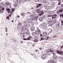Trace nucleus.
<instances>
[{
	"instance_id": "f257e3e1",
	"label": "nucleus",
	"mask_w": 63,
	"mask_h": 63,
	"mask_svg": "<svg viewBox=\"0 0 63 63\" xmlns=\"http://www.w3.org/2000/svg\"><path fill=\"white\" fill-rule=\"evenodd\" d=\"M46 54L47 55H49L50 54L51 52H53V50H51V49H49L46 50Z\"/></svg>"
},
{
	"instance_id": "f03ea898",
	"label": "nucleus",
	"mask_w": 63,
	"mask_h": 63,
	"mask_svg": "<svg viewBox=\"0 0 63 63\" xmlns=\"http://www.w3.org/2000/svg\"><path fill=\"white\" fill-rule=\"evenodd\" d=\"M62 8L61 6H58L57 8V10L58 11H60V12H63V9H62Z\"/></svg>"
},
{
	"instance_id": "7ed1b4c3",
	"label": "nucleus",
	"mask_w": 63,
	"mask_h": 63,
	"mask_svg": "<svg viewBox=\"0 0 63 63\" xmlns=\"http://www.w3.org/2000/svg\"><path fill=\"white\" fill-rule=\"evenodd\" d=\"M32 38H33V37L32 36H29V37L25 39L24 38L23 40H31L32 39Z\"/></svg>"
},
{
	"instance_id": "20e7f679",
	"label": "nucleus",
	"mask_w": 63,
	"mask_h": 63,
	"mask_svg": "<svg viewBox=\"0 0 63 63\" xmlns=\"http://www.w3.org/2000/svg\"><path fill=\"white\" fill-rule=\"evenodd\" d=\"M47 57V55L45 54H44L42 55V58L43 59H45Z\"/></svg>"
},
{
	"instance_id": "39448f33",
	"label": "nucleus",
	"mask_w": 63,
	"mask_h": 63,
	"mask_svg": "<svg viewBox=\"0 0 63 63\" xmlns=\"http://www.w3.org/2000/svg\"><path fill=\"white\" fill-rule=\"evenodd\" d=\"M53 58L55 60H57V56L55 55V53H53Z\"/></svg>"
},
{
	"instance_id": "423d86ee",
	"label": "nucleus",
	"mask_w": 63,
	"mask_h": 63,
	"mask_svg": "<svg viewBox=\"0 0 63 63\" xmlns=\"http://www.w3.org/2000/svg\"><path fill=\"white\" fill-rule=\"evenodd\" d=\"M56 26L59 27L60 26V22L59 21H58L56 22Z\"/></svg>"
},
{
	"instance_id": "0eeeda50",
	"label": "nucleus",
	"mask_w": 63,
	"mask_h": 63,
	"mask_svg": "<svg viewBox=\"0 0 63 63\" xmlns=\"http://www.w3.org/2000/svg\"><path fill=\"white\" fill-rule=\"evenodd\" d=\"M27 21L29 23H31L32 21V19L30 18L28 19Z\"/></svg>"
},
{
	"instance_id": "6e6552de",
	"label": "nucleus",
	"mask_w": 63,
	"mask_h": 63,
	"mask_svg": "<svg viewBox=\"0 0 63 63\" xmlns=\"http://www.w3.org/2000/svg\"><path fill=\"white\" fill-rule=\"evenodd\" d=\"M45 8L46 10H50V6H46L45 7Z\"/></svg>"
},
{
	"instance_id": "1a4fd4ad",
	"label": "nucleus",
	"mask_w": 63,
	"mask_h": 63,
	"mask_svg": "<svg viewBox=\"0 0 63 63\" xmlns=\"http://www.w3.org/2000/svg\"><path fill=\"white\" fill-rule=\"evenodd\" d=\"M25 32L27 34H29L30 33L29 30L27 29V30H25Z\"/></svg>"
},
{
	"instance_id": "9d476101",
	"label": "nucleus",
	"mask_w": 63,
	"mask_h": 63,
	"mask_svg": "<svg viewBox=\"0 0 63 63\" xmlns=\"http://www.w3.org/2000/svg\"><path fill=\"white\" fill-rule=\"evenodd\" d=\"M57 15L56 14L53 15L52 17V18H56V17H57Z\"/></svg>"
},
{
	"instance_id": "9b49d317",
	"label": "nucleus",
	"mask_w": 63,
	"mask_h": 63,
	"mask_svg": "<svg viewBox=\"0 0 63 63\" xmlns=\"http://www.w3.org/2000/svg\"><path fill=\"white\" fill-rule=\"evenodd\" d=\"M30 30L32 31H34L35 30V27H31L30 28Z\"/></svg>"
},
{
	"instance_id": "f8f14e48",
	"label": "nucleus",
	"mask_w": 63,
	"mask_h": 63,
	"mask_svg": "<svg viewBox=\"0 0 63 63\" xmlns=\"http://www.w3.org/2000/svg\"><path fill=\"white\" fill-rule=\"evenodd\" d=\"M49 62L50 61V63H55V61L53 60H49Z\"/></svg>"
},
{
	"instance_id": "ddd939ff",
	"label": "nucleus",
	"mask_w": 63,
	"mask_h": 63,
	"mask_svg": "<svg viewBox=\"0 0 63 63\" xmlns=\"http://www.w3.org/2000/svg\"><path fill=\"white\" fill-rule=\"evenodd\" d=\"M54 13H55V12H54V11H49V12H48V13L49 14H54Z\"/></svg>"
},
{
	"instance_id": "4468645a",
	"label": "nucleus",
	"mask_w": 63,
	"mask_h": 63,
	"mask_svg": "<svg viewBox=\"0 0 63 63\" xmlns=\"http://www.w3.org/2000/svg\"><path fill=\"white\" fill-rule=\"evenodd\" d=\"M31 17H36V15L33 14L32 15H31L30 16Z\"/></svg>"
},
{
	"instance_id": "2eb2a0df",
	"label": "nucleus",
	"mask_w": 63,
	"mask_h": 63,
	"mask_svg": "<svg viewBox=\"0 0 63 63\" xmlns=\"http://www.w3.org/2000/svg\"><path fill=\"white\" fill-rule=\"evenodd\" d=\"M6 10L8 12V13H10L11 12V9L9 8H6Z\"/></svg>"
},
{
	"instance_id": "dca6fc26",
	"label": "nucleus",
	"mask_w": 63,
	"mask_h": 63,
	"mask_svg": "<svg viewBox=\"0 0 63 63\" xmlns=\"http://www.w3.org/2000/svg\"><path fill=\"white\" fill-rule=\"evenodd\" d=\"M39 20L40 21H42L43 20V18L40 17L39 18Z\"/></svg>"
},
{
	"instance_id": "f3484780",
	"label": "nucleus",
	"mask_w": 63,
	"mask_h": 63,
	"mask_svg": "<svg viewBox=\"0 0 63 63\" xmlns=\"http://www.w3.org/2000/svg\"><path fill=\"white\" fill-rule=\"evenodd\" d=\"M27 29H25L24 27H23L22 28L21 31H25V30H26Z\"/></svg>"
},
{
	"instance_id": "a211bd4d",
	"label": "nucleus",
	"mask_w": 63,
	"mask_h": 63,
	"mask_svg": "<svg viewBox=\"0 0 63 63\" xmlns=\"http://www.w3.org/2000/svg\"><path fill=\"white\" fill-rule=\"evenodd\" d=\"M21 36L22 38L24 37V35H23V33H20Z\"/></svg>"
},
{
	"instance_id": "6ab92c4d",
	"label": "nucleus",
	"mask_w": 63,
	"mask_h": 63,
	"mask_svg": "<svg viewBox=\"0 0 63 63\" xmlns=\"http://www.w3.org/2000/svg\"><path fill=\"white\" fill-rule=\"evenodd\" d=\"M43 3H45L47 5V0H44L43 1Z\"/></svg>"
},
{
	"instance_id": "aec40b11",
	"label": "nucleus",
	"mask_w": 63,
	"mask_h": 63,
	"mask_svg": "<svg viewBox=\"0 0 63 63\" xmlns=\"http://www.w3.org/2000/svg\"><path fill=\"white\" fill-rule=\"evenodd\" d=\"M47 35V33L46 32H44L43 33V35L44 36H46Z\"/></svg>"
},
{
	"instance_id": "412c9836",
	"label": "nucleus",
	"mask_w": 63,
	"mask_h": 63,
	"mask_svg": "<svg viewBox=\"0 0 63 63\" xmlns=\"http://www.w3.org/2000/svg\"><path fill=\"white\" fill-rule=\"evenodd\" d=\"M41 5H42V4H38L37 5V6L36 7V9H38V7H40V6H41Z\"/></svg>"
},
{
	"instance_id": "4be33fe9",
	"label": "nucleus",
	"mask_w": 63,
	"mask_h": 63,
	"mask_svg": "<svg viewBox=\"0 0 63 63\" xmlns=\"http://www.w3.org/2000/svg\"><path fill=\"white\" fill-rule=\"evenodd\" d=\"M37 19V17H33V18H32V21H33V20H35V19Z\"/></svg>"
},
{
	"instance_id": "5701e85b",
	"label": "nucleus",
	"mask_w": 63,
	"mask_h": 63,
	"mask_svg": "<svg viewBox=\"0 0 63 63\" xmlns=\"http://www.w3.org/2000/svg\"><path fill=\"white\" fill-rule=\"evenodd\" d=\"M14 5L15 6V7H17V6H18V3L17 2H16L14 4Z\"/></svg>"
},
{
	"instance_id": "b1692460",
	"label": "nucleus",
	"mask_w": 63,
	"mask_h": 63,
	"mask_svg": "<svg viewBox=\"0 0 63 63\" xmlns=\"http://www.w3.org/2000/svg\"><path fill=\"white\" fill-rule=\"evenodd\" d=\"M5 5H6V6H9V5H10V3L9 2L6 3H5Z\"/></svg>"
},
{
	"instance_id": "393cba45",
	"label": "nucleus",
	"mask_w": 63,
	"mask_h": 63,
	"mask_svg": "<svg viewBox=\"0 0 63 63\" xmlns=\"http://www.w3.org/2000/svg\"><path fill=\"white\" fill-rule=\"evenodd\" d=\"M25 14V13H21V16H25V14Z\"/></svg>"
},
{
	"instance_id": "a878e982",
	"label": "nucleus",
	"mask_w": 63,
	"mask_h": 63,
	"mask_svg": "<svg viewBox=\"0 0 63 63\" xmlns=\"http://www.w3.org/2000/svg\"><path fill=\"white\" fill-rule=\"evenodd\" d=\"M50 6L51 7H53L54 6V3H53Z\"/></svg>"
},
{
	"instance_id": "bb28decb",
	"label": "nucleus",
	"mask_w": 63,
	"mask_h": 63,
	"mask_svg": "<svg viewBox=\"0 0 63 63\" xmlns=\"http://www.w3.org/2000/svg\"><path fill=\"white\" fill-rule=\"evenodd\" d=\"M60 13H62V12H60V11H58L57 12V13L58 15H60Z\"/></svg>"
},
{
	"instance_id": "cd10ccee",
	"label": "nucleus",
	"mask_w": 63,
	"mask_h": 63,
	"mask_svg": "<svg viewBox=\"0 0 63 63\" xmlns=\"http://www.w3.org/2000/svg\"><path fill=\"white\" fill-rule=\"evenodd\" d=\"M60 59L61 60H62V61H63V57H60Z\"/></svg>"
},
{
	"instance_id": "c85d7f7f",
	"label": "nucleus",
	"mask_w": 63,
	"mask_h": 63,
	"mask_svg": "<svg viewBox=\"0 0 63 63\" xmlns=\"http://www.w3.org/2000/svg\"><path fill=\"white\" fill-rule=\"evenodd\" d=\"M14 11V9H12V12H10V14H11V13H13V12Z\"/></svg>"
},
{
	"instance_id": "c756f323",
	"label": "nucleus",
	"mask_w": 63,
	"mask_h": 63,
	"mask_svg": "<svg viewBox=\"0 0 63 63\" xmlns=\"http://www.w3.org/2000/svg\"><path fill=\"white\" fill-rule=\"evenodd\" d=\"M37 32H41V31H40V30L39 29H37Z\"/></svg>"
},
{
	"instance_id": "7c9ffc66",
	"label": "nucleus",
	"mask_w": 63,
	"mask_h": 63,
	"mask_svg": "<svg viewBox=\"0 0 63 63\" xmlns=\"http://www.w3.org/2000/svg\"><path fill=\"white\" fill-rule=\"evenodd\" d=\"M60 54H61V55H63V52L61 51H60Z\"/></svg>"
},
{
	"instance_id": "2f4dec72",
	"label": "nucleus",
	"mask_w": 63,
	"mask_h": 63,
	"mask_svg": "<svg viewBox=\"0 0 63 63\" xmlns=\"http://www.w3.org/2000/svg\"><path fill=\"white\" fill-rule=\"evenodd\" d=\"M40 32H37L36 33L35 32V34H37V35H39V34H40Z\"/></svg>"
},
{
	"instance_id": "473e14b6",
	"label": "nucleus",
	"mask_w": 63,
	"mask_h": 63,
	"mask_svg": "<svg viewBox=\"0 0 63 63\" xmlns=\"http://www.w3.org/2000/svg\"><path fill=\"white\" fill-rule=\"evenodd\" d=\"M34 42H38V40L37 39H35L34 41Z\"/></svg>"
},
{
	"instance_id": "72a5a7b5",
	"label": "nucleus",
	"mask_w": 63,
	"mask_h": 63,
	"mask_svg": "<svg viewBox=\"0 0 63 63\" xmlns=\"http://www.w3.org/2000/svg\"><path fill=\"white\" fill-rule=\"evenodd\" d=\"M51 23H52V21H48V24H50Z\"/></svg>"
},
{
	"instance_id": "f704fd0d",
	"label": "nucleus",
	"mask_w": 63,
	"mask_h": 63,
	"mask_svg": "<svg viewBox=\"0 0 63 63\" xmlns=\"http://www.w3.org/2000/svg\"><path fill=\"white\" fill-rule=\"evenodd\" d=\"M35 34H36V32H33L32 33V35L33 36H34L35 35Z\"/></svg>"
},
{
	"instance_id": "c9c22d12",
	"label": "nucleus",
	"mask_w": 63,
	"mask_h": 63,
	"mask_svg": "<svg viewBox=\"0 0 63 63\" xmlns=\"http://www.w3.org/2000/svg\"><path fill=\"white\" fill-rule=\"evenodd\" d=\"M25 29H27V25H25L23 27Z\"/></svg>"
},
{
	"instance_id": "e433bc0d",
	"label": "nucleus",
	"mask_w": 63,
	"mask_h": 63,
	"mask_svg": "<svg viewBox=\"0 0 63 63\" xmlns=\"http://www.w3.org/2000/svg\"><path fill=\"white\" fill-rule=\"evenodd\" d=\"M5 29H6V32H7V31H8V29L6 27H5Z\"/></svg>"
},
{
	"instance_id": "4c0bfd02",
	"label": "nucleus",
	"mask_w": 63,
	"mask_h": 63,
	"mask_svg": "<svg viewBox=\"0 0 63 63\" xmlns=\"http://www.w3.org/2000/svg\"><path fill=\"white\" fill-rule=\"evenodd\" d=\"M24 1V0H20V3L21 2H23Z\"/></svg>"
},
{
	"instance_id": "58836bf2",
	"label": "nucleus",
	"mask_w": 63,
	"mask_h": 63,
	"mask_svg": "<svg viewBox=\"0 0 63 63\" xmlns=\"http://www.w3.org/2000/svg\"><path fill=\"white\" fill-rule=\"evenodd\" d=\"M6 19H8V20H9L10 19V18H9V16H8L6 17Z\"/></svg>"
},
{
	"instance_id": "ea45409f",
	"label": "nucleus",
	"mask_w": 63,
	"mask_h": 63,
	"mask_svg": "<svg viewBox=\"0 0 63 63\" xmlns=\"http://www.w3.org/2000/svg\"><path fill=\"white\" fill-rule=\"evenodd\" d=\"M44 14V13H42L39 14V16H41L42 15H43Z\"/></svg>"
},
{
	"instance_id": "a19ab883",
	"label": "nucleus",
	"mask_w": 63,
	"mask_h": 63,
	"mask_svg": "<svg viewBox=\"0 0 63 63\" xmlns=\"http://www.w3.org/2000/svg\"><path fill=\"white\" fill-rule=\"evenodd\" d=\"M48 21H51V19L50 18L48 19Z\"/></svg>"
},
{
	"instance_id": "79ce46f5",
	"label": "nucleus",
	"mask_w": 63,
	"mask_h": 63,
	"mask_svg": "<svg viewBox=\"0 0 63 63\" xmlns=\"http://www.w3.org/2000/svg\"><path fill=\"white\" fill-rule=\"evenodd\" d=\"M36 11L37 12H40V10L39 9H37L36 10Z\"/></svg>"
},
{
	"instance_id": "37998d69",
	"label": "nucleus",
	"mask_w": 63,
	"mask_h": 63,
	"mask_svg": "<svg viewBox=\"0 0 63 63\" xmlns=\"http://www.w3.org/2000/svg\"><path fill=\"white\" fill-rule=\"evenodd\" d=\"M3 12H2V9H0V13H2Z\"/></svg>"
},
{
	"instance_id": "c03bdc74",
	"label": "nucleus",
	"mask_w": 63,
	"mask_h": 63,
	"mask_svg": "<svg viewBox=\"0 0 63 63\" xmlns=\"http://www.w3.org/2000/svg\"><path fill=\"white\" fill-rule=\"evenodd\" d=\"M16 1L18 3H20V0H16Z\"/></svg>"
},
{
	"instance_id": "a18cd8bd",
	"label": "nucleus",
	"mask_w": 63,
	"mask_h": 63,
	"mask_svg": "<svg viewBox=\"0 0 63 63\" xmlns=\"http://www.w3.org/2000/svg\"><path fill=\"white\" fill-rule=\"evenodd\" d=\"M57 53H58V54H60V51H59L58 50H57Z\"/></svg>"
},
{
	"instance_id": "49530a36",
	"label": "nucleus",
	"mask_w": 63,
	"mask_h": 63,
	"mask_svg": "<svg viewBox=\"0 0 63 63\" xmlns=\"http://www.w3.org/2000/svg\"><path fill=\"white\" fill-rule=\"evenodd\" d=\"M44 39H45V38H42L41 39V40H44Z\"/></svg>"
},
{
	"instance_id": "de8ad7c7",
	"label": "nucleus",
	"mask_w": 63,
	"mask_h": 63,
	"mask_svg": "<svg viewBox=\"0 0 63 63\" xmlns=\"http://www.w3.org/2000/svg\"><path fill=\"white\" fill-rule=\"evenodd\" d=\"M12 14H13V13L9 15V17H11L12 15Z\"/></svg>"
},
{
	"instance_id": "09e8293b",
	"label": "nucleus",
	"mask_w": 63,
	"mask_h": 63,
	"mask_svg": "<svg viewBox=\"0 0 63 63\" xmlns=\"http://www.w3.org/2000/svg\"><path fill=\"white\" fill-rule=\"evenodd\" d=\"M34 1H35V2H38V1H39V0H34Z\"/></svg>"
},
{
	"instance_id": "8fccbe9b",
	"label": "nucleus",
	"mask_w": 63,
	"mask_h": 63,
	"mask_svg": "<svg viewBox=\"0 0 63 63\" xmlns=\"http://www.w3.org/2000/svg\"><path fill=\"white\" fill-rule=\"evenodd\" d=\"M53 20L54 22H56V21L55 19H54Z\"/></svg>"
},
{
	"instance_id": "3c124183",
	"label": "nucleus",
	"mask_w": 63,
	"mask_h": 63,
	"mask_svg": "<svg viewBox=\"0 0 63 63\" xmlns=\"http://www.w3.org/2000/svg\"><path fill=\"white\" fill-rule=\"evenodd\" d=\"M48 17H51V15H48Z\"/></svg>"
},
{
	"instance_id": "603ef678",
	"label": "nucleus",
	"mask_w": 63,
	"mask_h": 63,
	"mask_svg": "<svg viewBox=\"0 0 63 63\" xmlns=\"http://www.w3.org/2000/svg\"><path fill=\"white\" fill-rule=\"evenodd\" d=\"M61 5V3L60 2H59L58 5Z\"/></svg>"
},
{
	"instance_id": "864d4df0",
	"label": "nucleus",
	"mask_w": 63,
	"mask_h": 63,
	"mask_svg": "<svg viewBox=\"0 0 63 63\" xmlns=\"http://www.w3.org/2000/svg\"><path fill=\"white\" fill-rule=\"evenodd\" d=\"M63 45L62 46H61L60 47H61V49H62V48H63Z\"/></svg>"
},
{
	"instance_id": "5fc2aeb1",
	"label": "nucleus",
	"mask_w": 63,
	"mask_h": 63,
	"mask_svg": "<svg viewBox=\"0 0 63 63\" xmlns=\"http://www.w3.org/2000/svg\"><path fill=\"white\" fill-rule=\"evenodd\" d=\"M40 36L41 37H43V35H42V34H40Z\"/></svg>"
},
{
	"instance_id": "6e6d98bb",
	"label": "nucleus",
	"mask_w": 63,
	"mask_h": 63,
	"mask_svg": "<svg viewBox=\"0 0 63 63\" xmlns=\"http://www.w3.org/2000/svg\"><path fill=\"white\" fill-rule=\"evenodd\" d=\"M2 9V6H0V9Z\"/></svg>"
},
{
	"instance_id": "4d7b16f0",
	"label": "nucleus",
	"mask_w": 63,
	"mask_h": 63,
	"mask_svg": "<svg viewBox=\"0 0 63 63\" xmlns=\"http://www.w3.org/2000/svg\"><path fill=\"white\" fill-rule=\"evenodd\" d=\"M57 37V35H56L55 36H54L53 37V38H55V37Z\"/></svg>"
},
{
	"instance_id": "13d9d810",
	"label": "nucleus",
	"mask_w": 63,
	"mask_h": 63,
	"mask_svg": "<svg viewBox=\"0 0 63 63\" xmlns=\"http://www.w3.org/2000/svg\"><path fill=\"white\" fill-rule=\"evenodd\" d=\"M5 10V9H4V8L3 7L2 8V11H4Z\"/></svg>"
},
{
	"instance_id": "bf43d9fd",
	"label": "nucleus",
	"mask_w": 63,
	"mask_h": 63,
	"mask_svg": "<svg viewBox=\"0 0 63 63\" xmlns=\"http://www.w3.org/2000/svg\"><path fill=\"white\" fill-rule=\"evenodd\" d=\"M49 37H47V40L48 39H49Z\"/></svg>"
},
{
	"instance_id": "052dcab7",
	"label": "nucleus",
	"mask_w": 63,
	"mask_h": 63,
	"mask_svg": "<svg viewBox=\"0 0 63 63\" xmlns=\"http://www.w3.org/2000/svg\"><path fill=\"white\" fill-rule=\"evenodd\" d=\"M20 43H21L22 44V43H23V41H21Z\"/></svg>"
},
{
	"instance_id": "680f3d73",
	"label": "nucleus",
	"mask_w": 63,
	"mask_h": 63,
	"mask_svg": "<svg viewBox=\"0 0 63 63\" xmlns=\"http://www.w3.org/2000/svg\"><path fill=\"white\" fill-rule=\"evenodd\" d=\"M39 49L41 50V49H43V48H40Z\"/></svg>"
},
{
	"instance_id": "e2e57ef3",
	"label": "nucleus",
	"mask_w": 63,
	"mask_h": 63,
	"mask_svg": "<svg viewBox=\"0 0 63 63\" xmlns=\"http://www.w3.org/2000/svg\"><path fill=\"white\" fill-rule=\"evenodd\" d=\"M17 17L18 18H19V17H20V16H17Z\"/></svg>"
},
{
	"instance_id": "0e129e2a",
	"label": "nucleus",
	"mask_w": 63,
	"mask_h": 63,
	"mask_svg": "<svg viewBox=\"0 0 63 63\" xmlns=\"http://www.w3.org/2000/svg\"><path fill=\"white\" fill-rule=\"evenodd\" d=\"M61 6L62 7H63V4H61Z\"/></svg>"
},
{
	"instance_id": "69168bd1",
	"label": "nucleus",
	"mask_w": 63,
	"mask_h": 63,
	"mask_svg": "<svg viewBox=\"0 0 63 63\" xmlns=\"http://www.w3.org/2000/svg\"><path fill=\"white\" fill-rule=\"evenodd\" d=\"M62 25H63V22H62Z\"/></svg>"
},
{
	"instance_id": "338daca9",
	"label": "nucleus",
	"mask_w": 63,
	"mask_h": 63,
	"mask_svg": "<svg viewBox=\"0 0 63 63\" xmlns=\"http://www.w3.org/2000/svg\"><path fill=\"white\" fill-rule=\"evenodd\" d=\"M28 14H30V12H28Z\"/></svg>"
},
{
	"instance_id": "774afa93",
	"label": "nucleus",
	"mask_w": 63,
	"mask_h": 63,
	"mask_svg": "<svg viewBox=\"0 0 63 63\" xmlns=\"http://www.w3.org/2000/svg\"><path fill=\"white\" fill-rule=\"evenodd\" d=\"M34 44H33L32 45V47H34Z\"/></svg>"
}]
</instances>
